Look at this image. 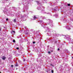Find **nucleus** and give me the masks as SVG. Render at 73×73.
I'll list each match as a JSON object with an SVG mask.
<instances>
[{"label":"nucleus","instance_id":"1","mask_svg":"<svg viewBox=\"0 0 73 73\" xmlns=\"http://www.w3.org/2000/svg\"><path fill=\"white\" fill-rule=\"evenodd\" d=\"M43 9H44V7L41 5H40L39 7H37V9H38V10H42V13H44V10H42Z\"/></svg>","mask_w":73,"mask_h":73},{"label":"nucleus","instance_id":"2","mask_svg":"<svg viewBox=\"0 0 73 73\" xmlns=\"http://www.w3.org/2000/svg\"><path fill=\"white\" fill-rule=\"evenodd\" d=\"M48 20L49 21V24L51 27H53V21L50 19H49Z\"/></svg>","mask_w":73,"mask_h":73},{"label":"nucleus","instance_id":"3","mask_svg":"<svg viewBox=\"0 0 73 73\" xmlns=\"http://www.w3.org/2000/svg\"><path fill=\"white\" fill-rule=\"evenodd\" d=\"M35 1L36 2L37 4H38V5H39V4H41V3H40V2L39 1Z\"/></svg>","mask_w":73,"mask_h":73},{"label":"nucleus","instance_id":"4","mask_svg":"<svg viewBox=\"0 0 73 73\" xmlns=\"http://www.w3.org/2000/svg\"><path fill=\"white\" fill-rule=\"evenodd\" d=\"M66 37L67 38H68L69 39V40H68L69 41H70V36H69L68 35H66Z\"/></svg>","mask_w":73,"mask_h":73},{"label":"nucleus","instance_id":"5","mask_svg":"<svg viewBox=\"0 0 73 73\" xmlns=\"http://www.w3.org/2000/svg\"><path fill=\"white\" fill-rule=\"evenodd\" d=\"M11 33L12 34V35H14L15 33V31H13L11 32Z\"/></svg>","mask_w":73,"mask_h":73},{"label":"nucleus","instance_id":"6","mask_svg":"<svg viewBox=\"0 0 73 73\" xmlns=\"http://www.w3.org/2000/svg\"><path fill=\"white\" fill-rule=\"evenodd\" d=\"M37 19V18L36 17V16H34V17H33L34 20H36V19Z\"/></svg>","mask_w":73,"mask_h":73},{"label":"nucleus","instance_id":"7","mask_svg":"<svg viewBox=\"0 0 73 73\" xmlns=\"http://www.w3.org/2000/svg\"><path fill=\"white\" fill-rule=\"evenodd\" d=\"M39 53H38V56H39V57H41V53H39Z\"/></svg>","mask_w":73,"mask_h":73},{"label":"nucleus","instance_id":"8","mask_svg":"<svg viewBox=\"0 0 73 73\" xmlns=\"http://www.w3.org/2000/svg\"><path fill=\"white\" fill-rule=\"evenodd\" d=\"M5 58H5V57L4 56H3L2 57V59L3 60H5Z\"/></svg>","mask_w":73,"mask_h":73},{"label":"nucleus","instance_id":"9","mask_svg":"<svg viewBox=\"0 0 73 73\" xmlns=\"http://www.w3.org/2000/svg\"><path fill=\"white\" fill-rule=\"evenodd\" d=\"M40 22L41 23H42V24H44V23L42 21H40Z\"/></svg>","mask_w":73,"mask_h":73},{"label":"nucleus","instance_id":"10","mask_svg":"<svg viewBox=\"0 0 73 73\" xmlns=\"http://www.w3.org/2000/svg\"><path fill=\"white\" fill-rule=\"evenodd\" d=\"M68 26H67V27H66L67 29H69V30H70V28H68Z\"/></svg>","mask_w":73,"mask_h":73},{"label":"nucleus","instance_id":"11","mask_svg":"<svg viewBox=\"0 0 73 73\" xmlns=\"http://www.w3.org/2000/svg\"><path fill=\"white\" fill-rule=\"evenodd\" d=\"M48 54H50V53H51V52H50L49 51L48 52Z\"/></svg>","mask_w":73,"mask_h":73},{"label":"nucleus","instance_id":"12","mask_svg":"<svg viewBox=\"0 0 73 73\" xmlns=\"http://www.w3.org/2000/svg\"><path fill=\"white\" fill-rule=\"evenodd\" d=\"M14 22H16V19H14Z\"/></svg>","mask_w":73,"mask_h":73},{"label":"nucleus","instance_id":"13","mask_svg":"<svg viewBox=\"0 0 73 73\" xmlns=\"http://www.w3.org/2000/svg\"><path fill=\"white\" fill-rule=\"evenodd\" d=\"M67 5H68V6H70V4H68Z\"/></svg>","mask_w":73,"mask_h":73},{"label":"nucleus","instance_id":"14","mask_svg":"<svg viewBox=\"0 0 73 73\" xmlns=\"http://www.w3.org/2000/svg\"><path fill=\"white\" fill-rule=\"evenodd\" d=\"M6 21H8L9 20V19H8L7 18L6 19Z\"/></svg>","mask_w":73,"mask_h":73},{"label":"nucleus","instance_id":"15","mask_svg":"<svg viewBox=\"0 0 73 73\" xmlns=\"http://www.w3.org/2000/svg\"><path fill=\"white\" fill-rule=\"evenodd\" d=\"M42 19H45V17H42Z\"/></svg>","mask_w":73,"mask_h":73},{"label":"nucleus","instance_id":"16","mask_svg":"<svg viewBox=\"0 0 73 73\" xmlns=\"http://www.w3.org/2000/svg\"><path fill=\"white\" fill-rule=\"evenodd\" d=\"M11 60V58H9V60Z\"/></svg>","mask_w":73,"mask_h":73},{"label":"nucleus","instance_id":"17","mask_svg":"<svg viewBox=\"0 0 73 73\" xmlns=\"http://www.w3.org/2000/svg\"><path fill=\"white\" fill-rule=\"evenodd\" d=\"M13 42H15V40H13Z\"/></svg>","mask_w":73,"mask_h":73},{"label":"nucleus","instance_id":"18","mask_svg":"<svg viewBox=\"0 0 73 73\" xmlns=\"http://www.w3.org/2000/svg\"><path fill=\"white\" fill-rule=\"evenodd\" d=\"M23 61H25V59H24V58H23Z\"/></svg>","mask_w":73,"mask_h":73},{"label":"nucleus","instance_id":"19","mask_svg":"<svg viewBox=\"0 0 73 73\" xmlns=\"http://www.w3.org/2000/svg\"><path fill=\"white\" fill-rule=\"evenodd\" d=\"M19 62L20 64H21V61H19Z\"/></svg>","mask_w":73,"mask_h":73},{"label":"nucleus","instance_id":"20","mask_svg":"<svg viewBox=\"0 0 73 73\" xmlns=\"http://www.w3.org/2000/svg\"><path fill=\"white\" fill-rule=\"evenodd\" d=\"M54 11H56V9H54Z\"/></svg>","mask_w":73,"mask_h":73},{"label":"nucleus","instance_id":"21","mask_svg":"<svg viewBox=\"0 0 73 73\" xmlns=\"http://www.w3.org/2000/svg\"><path fill=\"white\" fill-rule=\"evenodd\" d=\"M45 25H42V27H45Z\"/></svg>","mask_w":73,"mask_h":73},{"label":"nucleus","instance_id":"22","mask_svg":"<svg viewBox=\"0 0 73 73\" xmlns=\"http://www.w3.org/2000/svg\"><path fill=\"white\" fill-rule=\"evenodd\" d=\"M51 72L52 73H53V70H52Z\"/></svg>","mask_w":73,"mask_h":73},{"label":"nucleus","instance_id":"23","mask_svg":"<svg viewBox=\"0 0 73 73\" xmlns=\"http://www.w3.org/2000/svg\"><path fill=\"white\" fill-rule=\"evenodd\" d=\"M25 29H27V27H25Z\"/></svg>","mask_w":73,"mask_h":73},{"label":"nucleus","instance_id":"24","mask_svg":"<svg viewBox=\"0 0 73 73\" xmlns=\"http://www.w3.org/2000/svg\"><path fill=\"white\" fill-rule=\"evenodd\" d=\"M17 49H19V47H17L16 48Z\"/></svg>","mask_w":73,"mask_h":73},{"label":"nucleus","instance_id":"25","mask_svg":"<svg viewBox=\"0 0 73 73\" xmlns=\"http://www.w3.org/2000/svg\"><path fill=\"white\" fill-rule=\"evenodd\" d=\"M15 66H18V64H16Z\"/></svg>","mask_w":73,"mask_h":73},{"label":"nucleus","instance_id":"26","mask_svg":"<svg viewBox=\"0 0 73 73\" xmlns=\"http://www.w3.org/2000/svg\"><path fill=\"white\" fill-rule=\"evenodd\" d=\"M35 42H35V41H34L33 42V44H35Z\"/></svg>","mask_w":73,"mask_h":73},{"label":"nucleus","instance_id":"27","mask_svg":"<svg viewBox=\"0 0 73 73\" xmlns=\"http://www.w3.org/2000/svg\"><path fill=\"white\" fill-rule=\"evenodd\" d=\"M50 52H51V53H52V52H53V50H51L50 51Z\"/></svg>","mask_w":73,"mask_h":73},{"label":"nucleus","instance_id":"28","mask_svg":"<svg viewBox=\"0 0 73 73\" xmlns=\"http://www.w3.org/2000/svg\"><path fill=\"white\" fill-rule=\"evenodd\" d=\"M58 50H60V49H59V48H58Z\"/></svg>","mask_w":73,"mask_h":73},{"label":"nucleus","instance_id":"29","mask_svg":"<svg viewBox=\"0 0 73 73\" xmlns=\"http://www.w3.org/2000/svg\"><path fill=\"white\" fill-rule=\"evenodd\" d=\"M13 65H11V67H13Z\"/></svg>","mask_w":73,"mask_h":73},{"label":"nucleus","instance_id":"30","mask_svg":"<svg viewBox=\"0 0 73 73\" xmlns=\"http://www.w3.org/2000/svg\"><path fill=\"white\" fill-rule=\"evenodd\" d=\"M55 42L56 43V42H57V41H55Z\"/></svg>","mask_w":73,"mask_h":73},{"label":"nucleus","instance_id":"31","mask_svg":"<svg viewBox=\"0 0 73 73\" xmlns=\"http://www.w3.org/2000/svg\"><path fill=\"white\" fill-rule=\"evenodd\" d=\"M1 31V29H0V31Z\"/></svg>","mask_w":73,"mask_h":73},{"label":"nucleus","instance_id":"32","mask_svg":"<svg viewBox=\"0 0 73 73\" xmlns=\"http://www.w3.org/2000/svg\"><path fill=\"white\" fill-rule=\"evenodd\" d=\"M46 0H44L45 1H46Z\"/></svg>","mask_w":73,"mask_h":73},{"label":"nucleus","instance_id":"33","mask_svg":"<svg viewBox=\"0 0 73 73\" xmlns=\"http://www.w3.org/2000/svg\"><path fill=\"white\" fill-rule=\"evenodd\" d=\"M56 35H58V34H56Z\"/></svg>","mask_w":73,"mask_h":73},{"label":"nucleus","instance_id":"34","mask_svg":"<svg viewBox=\"0 0 73 73\" xmlns=\"http://www.w3.org/2000/svg\"><path fill=\"white\" fill-rule=\"evenodd\" d=\"M72 58H73V57H72Z\"/></svg>","mask_w":73,"mask_h":73},{"label":"nucleus","instance_id":"35","mask_svg":"<svg viewBox=\"0 0 73 73\" xmlns=\"http://www.w3.org/2000/svg\"><path fill=\"white\" fill-rule=\"evenodd\" d=\"M18 38H19V37H18Z\"/></svg>","mask_w":73,"mask_h":73},{"label":"nucleus","instance_id":"36","mask_svg":"<svg viewBox=\"0 0 73 73\" xmlns=\"http://www.w3.org/2000/svg\"><path fill=\"white\" fill-rule=\"evenodd\" d=\"M18 38H19V37H18Z\"/></svg>","mask_w":73,"mask_h":73},{"label":"nucleus","instance_id":"37","mask_svg":"<svg viewBox=\"0 0 73 73\" xmlns=\"http://www.w3.org/2000/svg\"><path fill=\"white\" fill-rule=\"evenodd\" d=\"M16 64H17V63L16 62Z\"/></svg>","mask_w":73,"mask_h":73},{"label":"nucleus","instance_id":"38","mask_svg":"<svg viewBox=\"0 0 73 73\" xmlns=\"http://www.w3.org/2000/svg\"><path fill=\"white\" fill-rule=\"evenodd\" d=\"M0 73H1V72H0Z\"/></svg>","mask_w":73,"mask_h":73},{"label":"nucleus","instance_id":"39","mask_svg":"<svg viewBox=\"0 0 73 73\" xmlns=\"http://www.w3.org/2000/svg\"><path fill=\"white\" fill-rule=\"evenodd\" d=\"M16 69H17V68Z\"/></svg>","mask_w":73,"mask_h":73}]
</instances>
